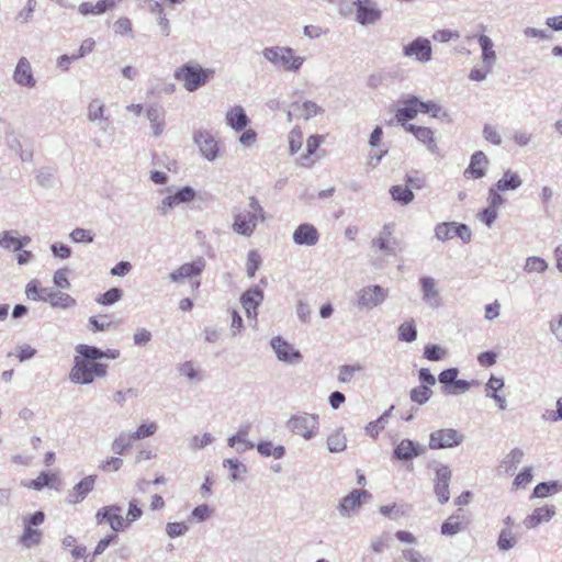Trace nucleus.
Instances as JSON below:
<instances>
[{
	"mask_svg": "<svg viewBox=\"0 0 562 562\" xmlns=\"http://www.w3.org/2000/svg\"><path fill=\"white\" fill-rule=\"evenodd\" d=\"M423 101L415 95H409L403 101V106L396 112V119L401 123L413 120L419 112L422 113Z\"/></svg>",
	"mask_w": 562,
	"mask_h": 562,
	"instance_id": "23",
	"label": "nucleus"
},
{
	"mask_svg": "<svg viewBox=\"0 0 562 562\" xmlns=\"http://www.w3.org/2000/svg\"><path fill=\"white\" fill-rule=\"evenodd\" d=\"M480 47L482 49V63L487 68V71H492L493 66L496 61V53L493 49V42L487 35H480L477 37Z\"/></svg>",
	"mask_w": 562,
	"mask_h": 562,
	"instance_id": "29",
	"label": "nucleus"
},
{
	"mask_svg": "<svg viewBox=\"0 0 562 562\" xmlns=\"http://www.w3.org/2000/svg\"><path fill=\"white\" fill-rule=\"evenodd\" d=\"M223 467H227L231 470L232 481H241L243 477L240 476V474L247 473L246 465L240 463L237 459H225L223 461Z\"/></svg>",
	"mask_w": 562,
	"mask_h": 562,
	"instance_id": "45",
	"label": "nucleus"
},
{
	"mask_svg": "<svg viewBox=\"0 0 562 562\" xmlns=\"http://www.w3.org/2000/svg\"><path fill=\"white\" fill-rule=\"evenodd\" d=\"M522 184V180L517 172L507 170L503 177L495 183V187L499 191L516 190Z\"/></svg>",
	"mask_w": 562,
	"mask_h": 562,
	"instance_id": "31",
	"label": "nucleus"
},
{
	"mask_svg": "<svg viewBox=\"0 0 562 562\" xmlns=\"http://www.w3.org/2000/svg\"><path fill=\"white\" fill-rule=\"evenodd\" d=\"M213 440H214L213 436L209 432H205L202 436H193L190 439L189 446L192 450H199V449H203V448L207 447L209 445H211L213 442Z\"/></svg>",
	"mask_w": 562,
	"mask_h": 562,
	"instance_id": "57",
	"label": "nucleus"
},
{
	"mask_svg": "<svg viewBox=\"0 0 562 562\" xmlns=\"http://www.w3.org/2000/svg\"><path fill=\"white\" fill-rule=\"evenodd\" d=\"M356 21L361 25H372L382 18V12L374 0H357Z\"/></svg>",
	"mask_w": 562,
	"mask_h": 562,
	"instance_id": "10",
	"label": "nucleus"
},
{
	"mask_svg": "<svg viewBox=\"0 0 562 562\" xmlns=\"http://www.w3.org/2000/svg\"><path fill=\"white\" fill-rule=\"evenodd\" d=\"M158 425L155 422L142 424L136 431L131 432L134 440L145 439L156 434Z\"/></svg>",
	"mask_w": 562,
	"mask_h": 562,
	"instance_id": "51",
	"label": "nucleus"
},
{
	"mask_svg": "<svg viewBox=\"0 0 562 562\" xmlns=\"http://www.w3.org/2000/svg\"><path fill=\"white\" fill-rule=\"evenodd\" d=\"M524 451L519 448H514L503 460V465L506 468V472L514 473L518 464L522 461Z\"/></svg>",
	"mask_w": 562,
	"mask_h": 562,
	"instance_id": "40",
	"label": "nucleus"
},
{
	"mask_svg": "<svg viewBox=\"0 0 562 562\" xmlns=\"http://www.w3.org/2000/svg\"><path fill=\"white\" fill-rule=\"evenodd\" d=\"M249 123L250 120L240 105H235L226 113V124L236 132L245 130Z\"/></svg>",
	"mask_w": 562,
	"mask_h": 562,
	"instance_id": "27",
	"label": "nucleus"
},
{
	"mask_svg": "<svg viewBox=\"0 0 562 562\" xmlns=\"http://www.w3.org/2000/svg\"><path fill=\"white\" fill-rule=\"evenodd\" d=\"M193 142L199 147L200 154L209 161H214L220 151L218 142L210 131L199 130L193 134Z\"/></svg>",
	"mask_w": 562,
	"mask_h": 562,
	"instance_id": "9",
	"label": "nucleus"
},
{
	"mask_svg": "<svg viewBox=\"0 0 562 562\" xmlns=\"http://www.w3.org/2000/svg\"><path fill=\"white\" fill-rule=\"evenodd\" d=\"M324 109L317 105L314 101H305L302 104V115L305 120L323 114Z\"/></svg>",
	"mask_w": 562,
	"mask_h": 562,
	"instance_id": "58",
	"label": "nucleus"
},
{
	"mask_svg": "<svg viewBox=\"0 0 562 562\" xmlns=\"http://www.w3.org/2000/svg\"><path fill=\"white\" fill-rule=\"evenodd\" d=\"M212 514H213V509L207 504H202V505L196 506L192 510L191 515L196 521L202 522V521L207 520Z\"/></svg>",
	"mask_w": 562,
	"mask_h": 562,
	"instance_id": "63",
	"label": "nucleus"
},
{
	"mask_svg": "<svg viewBox=\"0 0 562 562\" xmlns=\"http://www.w3.org/2000/svg\"><path fill=\"white\" fill-rule=\"evenodd\" d=\"M362 366H341L339 368L338 381L341 383H348L352 380L356 372L361 371Z\"/></svg>",
	"mask_w": 562,
	"mask_h": 562,
	"instance_id": "55",
	"label": "nucleus"
},
{
	"mask_svg": "<svg viewBox=\"0 0 562 562\" xmlns=\"http://www.w3.org/2000/svg\"><path fill=\"white\" fill-rule=\"evenodd\" d=\"M398 338L402 341L412 342L417 338V329L413 321L405 322L398 327Z\"/></svg>",
	"mask_w": 562,
	"mask_h": 562,
	"instance_id": "47",
	"label": "nucleus"
},
{
	"mask_svg": "<svg viewBox=\"0 0 562 562\" xmlns=\"http://www.w3.org/2000/svg\"><path fill=\"white\" fill-rule=\"evenodd\" d=\"M249 426H240L237 432L227 439V445L234 448L236 452L243 453L255 448V443L247 439Z\"/></svg>",
	"mask_w": 562,
	"mask_h": 562,
	"instance_id": "26",
	"label": "nucleus"
},
{
	"mask_svg": "<svg viewBox=\"0 0 562 562\" xmlns=\"http://www.w3.org/2000/svg\"><path fill=\"white\" fill-rule=\"evenodd\" d=\"M109 510L106 522H109L111 529L115 532L123 530L126 525L124 517L121 515L122 507L119 505H110Z\"/></svg>",
	"mask_w": 562,
	"mask_h": 562,
	"instance_id": "34",
	"label": "nucleus"
},
{
	"mask_svg": "<svg viewBox=\"0 0 562 562\" xmlns=\"http://www.w3.org/2000/svg\"><path fill=\"white\" fill-rule=\"evenodd\" d=\"M54 481H57L56 474L42 472L36 479L25 484V486L40 491L45 486H52Z\"/></svg>",
	"mask_w": 562,
	"mask_h": 562,
	"instance_id": "44",
	"label": "nucleus"
},
{
	"mask_svg": "<svg viewBox=\"0 0 562 562\" xmlns=\"http://www.w3.org/2000/svg\"><path fill=\"white\" fill-rule=\"evenodd\" d=\"M426 452V447L411 439H403L394 448V458L398 461H409Z\"/></svg>",
	"mask_w": 562,
	"mask_h": 562,
	"instance_id": "18",
	"label": "nucleus"
},
{
	"mask_svg": "<svg viewBox=\"0 0 562 562\" xmlns=\"http://www.w3.org/2000/svg\"><path fill=\"white\" fill-rule=\"evenodd\" d=\"M76 352L81 360L97 362L103 358V350L98 347L80 344L76 347Z\"/></svg>",
	"mask_w": 562,
	"mask_h": 562,
	"instance_id": "32",
	"label": "nucleus"
},
{
	"mask_svg": "<svg viewBox=\"0 0 562 562\" xmlns=\"http://www.w3.org/2000/svg\"><path fill=\"white\" fill-rule=\"evenodd\" d=\"M114 7V0H99L97 3L81 2L78 12L83 15H100Z\"/></svg>",
	"mask_w": 562,
	"mask_h": 562,
	"instance_id": "30",
	"label": "nucleus"
},
{
	"mask_svg": "<svg viewBox=\"0 0 562 562\" xmlns=\"http://www.w3.org/2000/svg\"><path fill=\"white\" fill-rule=\"evenodd\" d=\"M517 543L515 532L512 528H503L499 532L497 547L501 551H508Z\"/></svg>",
	"mask_w": 562,
	"mask_h": 562,
	"instance_id": "37",
	"label": "nucleus"
},
{
	"mask_svg": "<svg viewBox=\"0 0 562 562\" xmlns=\"http://www.w3.org/2000/svg\"><path fill=\"white\" fill-rule=\"evenodd\" d=\"M0 247L11 251H20L21 243L18 241V237L13 235L12 231H4L0 233Z\"/></svg>",
	"mask_w": 562,
	"mask_h": 562,
	"instance_id": "43",
	"label": "nucleus"
},
{
	"mask_svg": "<svg viewBox=\"0 0 562 562\" xmlns=\"http://www.w3.org/2000/svg\"><path fill=\"white\" fill-rule=\"evenodd\" d=\"M548 269V262L538 256H530L526 259L524 271L527 273H543Z\"/></svg>",
	"mask_w": 562,
	"mask_h": 562,
	"instance_id": "39",
	"label": "nucleus"
},
{
	"mask_svg": "<svg viewBox=\"0 0 562 562\" xmlns=\"http://www.w3.org/2000/svg\"><path fill=\"white\" fill-rule=\"evenodd\" d=\"M317 229L308 223L301 224L293 233V241L296 245L314 246L318 243Z\"/></svg>",
	"mask_w": 562,
	"mask_h": 562,
	"instance_id": "21",
	"label": "nucleus"
},
{
	"mask_svg": "<svg viewBox=\"0 0 562 562\" xmlns=\"http://www.w3.org/2000/svg\"><path fill=\"white\" fill-rule=\"evenodd\" d=\"M368 497H370V493L366 490L351 491L337 506L340 516L345 518L351 517L362 506V499Z\"/></svg>",
	"mask_w": 562,
	"mask_h": 562,
	"instance_id": "12",
	"label": "nucleus"
},
{
	"mask_svg": "<svg viewBox=\"0 0 562 562\" xmlns=\"http://www.w3.org/2000/svg\"><path fill=\"white\" fill-rule=\"evenodd\" d=\"M205 265V259L203 257H198L192 262L183 263L177 270L171 272L169 274V280L171 282L180 283L188 278L200 276L204 270Z\"/></svg>",
	"mask_w": 562,
	"mask_h": 562,
	"instance_id": "15",
	"label": "nucleus"
},
{
	"mask_svg": "<svg viewBox=\"0 0 562 562\" xmlns=\"http://www.w3.org/2000/svg\"><path fill=\"white\" fill-rule=\"evenodd\" d=\"M285 426L293 435L301 436L305 440H311L318 431L319 418L316 414L299 412L288 419Z\"/></svg>",
	"mask_w": 562,
	"mask_h": 562,
	"instance_id": "6",
	"label": "nucleus"
},
{
	"mask_svg": "<svg viewBox=\"0 0 562 562\" xmlns=\"http://www.w3.org/2000/svg\"><path fill=\"white\" fill-rule=\"evenodd\" d=\"M432 394V391L427 385H419L411 390L409 392V398L412 402L424 405L426 404L430 396Z\"/></svg>",
	"mask_w": 562,
	"mask_h": 562,
	"instance_id": "42",
	"label": "nucleus"
},
{
	"mask_svg": "<svg viewBox=\"0 0 562 562\" xmlns=\"http://www.w3.org/2000/svg\"><path fill=\"white\" fill-rule=\"evenodd\" d=\"M105 105L100 99H93L88 105L87 117L90 122H98L99 128L103 132L110 126L109 117L104 115Z\"/></svg>",
	"mask_w": 562,
	"mask_h": 562,
	"instance_id": "24",
	"label": "nucleus"
},
{
	"mask_svg": "<svg viewBox=\"0 0 562 562\" xmlns=\"http://www.w3.org/2000/svg\"><path fill=\"white\" fill-rule=\"evenodd\" d=\"M189 530L184 522H168L166 525V532L170 538L183 536Z\"/></svg>",
	"mask_w": 562,
	"mask_h": 562,
	"instance_id": "61",
	"label": "nucleus"
},
{
	"mask_svg": "<svg viewBox=\"0 0 562 562\" xmlns=\"http://www.w3.org/2000/svg\"><path fill=\"white\" fill-rule=\"evenodd\" d=\"M372 247H376L385 254L394 255L396 241L395 239H386L384 236H378L372 240Z\"/></svg>",
	"mask_w": 562,
	"mask_h": 562,
	"instance_id": "53",
	"label": "nucleus"
},
{
	"mask_svg": "<svg viewBox=\"0 0 562 562\" xmlns=\"http://www.w3.org/2000/svg\"><path fill=\"white\" fill-rule=\"evenodd\" d=\"M265 294L262 289L255 285L245 291L240 296V304L244 307L248 318H257L258 307L263 302Z\"/></svg>",
	"mask_w": 562,
	"mask_h": 562,
	"instance_id": "13",
	"label": "nucleus"
},
{
	"mask_svg": "<svg viewBox=\"0 0 562 562\" xmlns=\"http://www.w3.org/2000/svg\"><path fill=\"white\" fill-rule=\"evenodd\" d=\"M258 220L265 221V211L259 201L251 196L248 210L234 212L232 228L237 235L250 237L256 229Z\"/></svg>",
	"mask_w": 562,
	"mask_h": 562,
	"instance_id": "1",
	"label": "nucleus"
},
{
	"mask_svg": "<svg viewBox=\"0 0 562 562\" xmlns=\"http://www.w3.org/2000/svg\"><path fill=\"white\" fill-rule=\"evenodd\" d=\"M447 355V350L439 345H428L424 349V357L429 361L442 360Z\"/></svg>",
	"mask_w": 562,
	"mask_h": 562,
	"instance_id": "54",
	"label": "nucleus"
},
{
	"mask_svg": "<svg viewBox=\"0 0 562 562\" xmlns=\"http://www.w3.org/2000/svg\"><path fill=\"white\" fill-rule=\"evenodd\" d=\"M278 360L293 364L299 363L302 360V355L296 350L290 342L283 339L281 336H276L270 342Z\"/></svg>",
	"mask_w": 562,
	"mask_h": 562,
	"instance_id": "11",
	"label": "nucleus"
},
{
	"mask_svg": "<svg viewBox=\"0 0 562 562\" xmlns=\"http://www.w3.org/2000/svg\"><path fill=\"white\" fill-rule=\"evenodd\" d=\"M95 475H88L77 483L72 492L67 496L69 504H78L85 499V497L93 490L95 483Z\"/></svg>",
	"mask_w": 562,
	"mask_h": 562,
	"instance_id": "25",
	"label": "nucleus"
},
{
	"mask_svg": "<svg viewBox=\"0 0 562 562\" xmlns=\"http://www.w3.org/2000/svg\"><path fill=\"white\" fill-rule=\"evenodd\" d=\"M327 448L330 452H341L347 448V438L341 429L335 430L327 437Z\"/></svg>",
	"mask_w": 562,
	"mask_h": 562,
	"instance_id": "36",
	"label": "nucleus"
},
{
	"mask_svg": "<svg viewBox=\"0 0 562 562\" xmlns=\"http://www.w3.org/2000/svg\"><path fill=\"white\" fill-rule=\"evenodd\" d=\"M69 237L74 243L90 244L93 241L94 235L91 233V231L83 228H75L70 233Z\"/></svg>",
	"mask_w": 562,
	"mask_h": 562,
	"instance_id": "56",
	"label": "nucleus"
},
{
	"mask_svg": "<svg viewBox=\"0 0 562 562\" xmlns=\"http://www.w3.org/2000/svg\"><path fill=\"white\" fill-rule=\"evenodd\" d=\"M454 231V222L451 223H440L435 227V236L437 239L445 241L456 237Z\"/></svg>",
	"mask_w": 562,
	"mask_h": 562,
	"instance_id": "49",
	"label": "nucleus"
},
{
	"mask_svg": "<svg viewBox=\"0 0 562 562\" xmlns=\"http://www.w3.org/2000/svg\"><path fill=\"white\" fill-rule=\"evenodd\" d=\"M422 113H430L432 117H438V119L448 116V114L443 111V109L439 104H437L432 101H428V102L423 101Z\"/></svg>",
	"mask_w": 562,
	"mask_h": 562,
	"instance_id": "59",
	"label": "nucleus"
},
{
	"mask_svg": "<svg viewBox=\"0 0 562 562\" xmlns=\"http://www.w3.org/2000/svg\"><path fill=\"white\" fill-rule=\"evenodd\" d=\"M123 291L119 288H112L97 297V302L102 305H112L121 300Z\"/></svg>",
	"mask_w": 562,
	"mask_h": 562,
	"instance_id": "48",
	"label": "nucleus"
},
{
	"mask_svg": "<svg viewBox=\"0 0 562 562\" xmlns=\"http://www.w3.org/2000/svg\"><path fill=\"white\" fill-rule=\"evenodd\" d=\"M133 437L128 432L120 434L112 442V451L116 454H123L132 446Z\"/></svg>",
	"mask_w": 562,
	"mask_h": 562,
	"instance_id": "46",
	"label": "nucleus"
},
{
	"mask_svg": "<svg viewBox=\"0 0 562 562\" xmlns=\"http://www.w3.org/2000/svg\"><path fill=\"white\" fill-rule=\"evenodd\" d=\"M45 521V513L42 510L35 512L32 515L22 517V535L19 538V543L26 548H33L42 543L44 533L37 527Z\"/></svg>",
	"mask_w": 562,
	"mask_h": 562,
	"instance_id": "5",
	"label": "nucleus"
},
{
	"mask_svg": "<svg viewBox=\"0 0 562 562\" xmlns=\"http://www.w3.org/2000/svg\"><path fill=\"white\" fill-rule=\"evenodd\" d=\"M262 263V258L258 250L252 249L249 250L247 254V261H246V273L248 278H254L257 270L260 268Z\"/></svg>",
	"mask_w": 562,
	"mask_h": 562,
	"instance_id": "41",
	"label": "nucleus"
},
{
	"mask_svg": "<svg viewBox=\"0 0 562 562\" xmlns=\"http://www.w3.org/2000/svg\"><path fill=\"white\" fill-rule=\"evenodd\" d=\"M392 199L402 205H407L414 200V193L408 187L401 184L392 186L390 189Z\"/></svg>",
	"mask_w": 562,
	"mask_h": 562,
	"instance_id": "35",
	"label": "nucleus"
},
{
	"mask_svg": "<svg viewBox=\"0 0 562 562\" xmlns=\"http://www.w3.org/2000/svg\"><path fill=\"white\" fill-rule=\"evenodd\" d=\"M295 50L289 46H270L262 50L263 58L272 66L284 71L297 72L305 61L303 56H296Z\"/></svg>",
	"mask_w": 562,
	"mask_h": 562,
	"instance_id": "2",
	"label": "nucleus"
},
{
	"mask_svg": "<svg viewBox=\"0 0 562 562\" xmlns=\"http://www.w3.org/2000/svg\"><path fill=\"white\" fill-rule=\"evenodd\" d=\"M554 514L555 512L552 506L538 507L532 512V514L525 518L524 525L528 529H533L538 525L549 521L554 516Z\"/></svg>",
	"mask_w": 562,
	"mask_h": 562,
	"instance_id": "28",
	"label": "nucleus"
},
{
	"mask_svg": "<svg viewBox=\"0 0 562 562\" xmlns=\"http://www.w3.org/2000/svg\"><path fill=\"white\" fill-rule=\"evenodd\" d=\"M498 210L487 206L483 209L479 214L477 217L480 221L486 224V226L491 227L495 220L497 218Z\"/></svg>",
	"mask_w": 562,
	"mask_h": 562,
	"instance_id": "64",
	"label": "nucleus"
},
{
	"mask_svg": "<svg viewBox=\"0 0 562 562\" xmlns=\"http://www.w3.org/2000/svg\"><path fill=\"white\" fill-rule=\"evenodd\" d=\"M423 301L430 307L436 308L441 305V295L438 289V282L432 277H422L418 280Z\"/></svg>",
	"mask_w": 562,
	"mask_h": 562,
	"instance_id": "17",
	"label": "nucleus"
},
{
	"mask_svg": "<svg viewBox=\"0 0 562 562\" xmlns=\"http://www.w3.org/2000/svg\"><path fill=\"white\" fill-rule=\"evenodd\" d=\"M215 71L210 68H202L199 64L187 63L175 71V78L183 82V87L193 92L204 86Z\"/></svg>",
	"mask_w": 562,
	"mask_h": 562,
	"instance_id": "3",
	"label": "nucleus"
},
{
	"mask_svg": "<svg viewBox=\"0 0 562 562\" xmlns=\"http://www.w3.org/2000/svg\"><path fill=\"white\" fill-rule=\"evenodd\" d=\"M419 142L427 146V149L435 155L439 154V147L434 138V132L429 127H418L415 136Z\"/></svg>",
	"mask_w": 562,
	"mask_h": 562,
	"instance_id": "33",
	"label": "nucleus"
},
{
	"mask_svg": "<svg viewBox=\"0 0 562 562\" xmlns=\"http://www.w3.org/2000/svg\"><path fill=\"white\" fill-rule=\"evenodd\" d=\"M501 192L495 186L490 188L487 196L488 206L498 210L505 203L506 200Z\"/></svg>",
	"mask_w": 562,
	"mask_h": 562,
	"instance_id": "62",
	"label": "nucleus"
},
{
	"mask_svg": "<svg viewBox=\"0 0 562 562\" xmlns=\"http://www.w3.org/2000/svg\"><path fill=\"white\" fill-rule=\"evenodd\" d=\"M487 165L488 160L485 154L477 150L471 156V161L464 171V176L469 179H481L486 173Z\"/></svg>",
	"mask_w": 562,
	"mask_h": 562,
	"instance_id": "22",
	"label": "nucleus"
},
{
	"mask_svg": "<svg viewBox=\"0 0 562 562\" xmlns=\"http://www.w3.org/2000/svg\"><path fill=\"white\" fill-rule=\"evenodd\" d=\"M13 80L16 85L25 88H34L36 79L34 78L31 63L26 57H21L18 60L13 72Z\"/></svg>",
	"mask_w": 562,
	"mask_h": 562,
	"instance_id": "19",
	"label": "nucleus"
},
{
	"mask_svg": "<svg viewBox=\"0 0 562 562\" xmlns=\"http://www.w3.org/2000/svg\"><path fill=\"white\" fill-rule=\"evenodd\" d=\"M389 296V290L381 285H368L357 292V307L371 311L381 305Z\"/></svg>",
	"mask_w": 562,
	"mask_h": 562,
	"instance_id": "7",
	"label": "nucleus"
},
{
	"mask_svg": "<svg viewBox=\"0 0 562 562\" xmlns=\"http://www.w3.org/2000/svg\"><path fill=\"white\" fill-rule=\"evenodd\" d=\"M180 375L188 378L190 381L199 380V370L195 368L193 361H184L177 367Z\"/></svg>",
	"mask_w": 562,
	"mask_h": 562,
	"instance_id": "52",
	"label": "nucleus"
},
{
	"mask_svg": "<svg viewBox=\"0 0 562 562\" xmlns=\"http://www.w3.org/2000/svg\"><path fill=\"white\" fill-rule=\"evenodd\" d=\"M464 436L452 428H442L432 431L429 436L430 449L453 448L463 442Z\"/></svg>",
	"mask_w": 562,
	"mask_h": 562,
	"instance_id": "8",
	"label": "nucleus"
},
{
	"mask_svg": "<svg viewBox=\"0 0 562 562\" xmlns=\"http://www.w3.org/2000/svg\"><path fill=\"white\" fill-rule=\"evenodd\" d=\"M558 488H559V483L555 481L541 482L533 488L532 496L542 498V497L548 496L549 494L557 492Z\"/></svg>",
	"mask_w": 562,
	"mask_h": 562,
	"instance_id": "50",
	"label": "nucleus"
},
{
	"mask_svg": "<svg viewBox=\"0 0 562 562\" xmlns=\"http://www.w3.org/2000/svg\"><path fill=\"white\" fill-rule=\"evenodd\" d=\"M461 530V522L454 517L448 518L441 525V533L446 536H454Z\"/></svg>",
	"mask_w": 562,
	"mask_h": 562,
	"instance_id": "60",
	"label": "nucleus"
},
{
	"mask_svg": "<svg viewBox=\"0 0 562 562\" xmlns=\"http://www.w3.org/2000/svg\"><path fill=\"white\" fill-rule=\"evenodd\" d=\"M403 54L406 57H415L420 63H427L431 59L430 42L419 36L403 47Z\"/></svg>",
	"mask_w": 562,
	"mask_h": 562,
	"instance_id": "14",
	"label": "nucleus"
},
{
	"mask_svg": "<svg viewBox=\"0 0 562 562\" xmlns=\"http://www.w3.org/2000/svg\"><path fill=\"white\" fill-rule=\"evenodd\" d=\"M451 476L452 473L448 465L437 468L434 490L440 504H446L450 499L449 484Z\"/></svg>",
	"mask_w": 562,
	"mask_h": 562,
	"instance_id": "16",
	"label": "nucleus"
},
{
	"mask_svg": "<svg viewBox=\"0 0 562 562\" xmlns=\"http://www.w3.org/2000/svg\"><path fill=\"white\" fill-rule=\"evenodd\" d=\"M48 303L53 307L69 308L76 305V300L67 293L54 290Z\"/></svg>",
	"mask_w": 562,
	"mask_h": 562,
	"instance_id": "38",
	"label": "nucleus"
},
{
	"mask_svg": "<svg viewBox=\"0 0 562 562\" xmlns=\"http://www.w3.org/2000/svg\"><path fill=\"white\" fill-rule=\"evenodd\" d=\"M145 114L150 123L153 135L155 137L161 136L166 127V112L164 108L157 103H153L146 108Z\"/></svg>",
	"mask_w": 562,
	"mask_h": 562,
	"instance_id": "20",
	"label": "nucleus"
},
{
	"mask_svg": "<svg viewBox=\"0 0 562 562\" xmlns=\"http://www.w3.org/2000/svg\"><path fill=\"white\" fill-rule=\"evenodd\" d=\"M108 366L101 362H88L76 356L74 367L69 372V379L75 384H91L95 378H104Z\"/></svg>",
	"mask_w": 562,
	"mask_h": 562,
	"instance_id": "4",
	"label": "nucleus"
}]
</instances>
